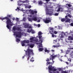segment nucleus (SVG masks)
<instances>
[{
  "label": "nucleus",
  "mask_w": 73,
  "mask_h": 73,
  "mask_svg": "<svg viewBox=\"0 0 73 73\" xmlns=\"http://www.w3.org/2000/svg\"><path fill=\"white\" fill-rule=\"evenodd\" d=\"M0 19H1V20L2 21H3V20H5V19L7 20L6 23L7 24V25L6 27L8 29H9V30H11V27H12V26L13 25V23H12L10 19L7 17H5L2 18H0Z\"/></svg>",
  "instance_id": "f257e3e1"
},
{
  "label": "nucleus",
  "mask_w": 73,
  "mask_h": 73,
  "mask_svg": "<svg viewBox=\"0 0 73 73\" xmlns=\"http://www.w3.org/2000/svg\"><path fill=\"white\" fill-rule=\"evenodd\" d=\"M25 51L26 52V54L27 55V56L28 57L27 58V60L28 61L29 59V57H31V56H30L31 54H32V55H34V53L33 52V50L29 48L27 49V51L25 50Z\"/></svg>",
  "instance_id": "f03ea898"
},
{
  "label": "nucleus",
  "mask_w": 73,
  "mask_h": 73,
  "mask_svg": "<svg viewBox=\"0 0 73 73\" xmlns=\"http://www.w3.org/2000/svg\"><path fill=\"white\" fill-rule=\"evenodd\" d=\"M25 34V33H21V31H16L14 32V35H15L16 37H18V38L21 37L22 35L24 36Z\"/></svg>",
  "instance_id": "7ed1b4c3"
},
{
  "label": "nucleus",
  "mask_w": 73,
  "mask_h": 73,
  "mask_svg": "<svg viewBox=\"0 0 73 73\" xmlns=\"http://www.w3.org/2000/svg\"><path fill=\"white\" fill-rule=\"evenodd\" d=\"M57 57V55H56L54 56V54H53L52 55H51L50 57V60H52V61L53 62V63H54V62L53 61V59H54L55 57Z\"/></svg>",
  "instance_id": "20e7f679"
},
{
  "label": "nucleus",
  "mask_w": 73,
  "mask_h": 73,
  "mask_svg": "<svg viewBox=\"0 0 73 73\" xmlns=\"http://www.w3.org/2000/svg\"><path fill=\"white\" fill-rule=\"evenodd\" d=\"M43 21L46 24H48V23H49L50 22H51V20H50L49 18L46 19L44 20Z\"/></svg>",
  "instance_id": "39448f33"
},
{
  "label": "nucleus",
  "mask_w": 73,
  "mask_h": 73,
  "mask_svg": "<svg viewBox=\"0 0 73 73\" xmlns=\"http://www.w3.org/2000/svg\"><path fill=\"white\" fill-rule=\"evenodd\" d=\"M48 69L49 70V72L50 73H52V72L50 71H53V68H52V66L50 65L48 66Z\"/></svg>",
  "instance_id": "423d86ee"
},
{
  "label": "nucleus",
  "mask_w": 73,
  "mask_h": 73,
  "mask_svg": "<svg viewBox=\"0 0 73 73\" xmlns=\"http://www.w3.org/2000/svg\"><path fill=\"white\" fill-rule=\"evenodd\" d=\"M38 38L40 39L39 41H41V43H42V40H44V38H43V37L42 38V36L40 35H38Z\"/></svg>",
  "instance_id": "0eeeda50"
},
{
  "label": "nucleus",
  "mask_w": 73,
  "mask_h": 73,
  "mask_svg": "<svg viewBox=\"0 0 73 73\" xmlns=\"http://www.w3.org/2000/svg\"><path fill=\"white\" fill-rule=\"evenodd\" d=\"M27 46H29V47L31 48H33L34 47V46H35V44H28Z\"/></svg>",
  "instance_id": "6e6552de"
},
{
  "label": "nucleus",
  "mask_w": 73,
  "mask_h": 73,
  "mask_svg": "<svg viewBox=\"0 0 73 73\" xmlns=\"http://www.w3.org/2000/svg\"><path fill=\"white\" fill-rule=\"evenodd\" d=\"M24 28H29V29H31L32 27L31 26H29V25H27L26 26H24Z\"/></svg>",
  "instance_id": "1a4fd4ad"
},
{
  "label": "nucleus",
  "mask_w": 73,
  "mask_h": 73,
  "mask_svg": "<svg viewBox=\"0 0 73 73\" xmlns=\"http://www.w3.org/2000/svg\"><path fill=\"white\" fill-rule=\"evenodd\" d=\"M49 12H50V13H49V12L47 13L48 15H49L50 16H52L53 12L52 11H49Z\"/></svg>",
  "instance_id": "9d476101"
},
{
  "label": "nucleus",
  "mask_w": 73,
  "mask_h": 73,
  "mask_svg": "<svg viewBox=\"0 0 73 73\" xmlns=\"http://www.w3.org/2000/svg\"><path fill=\"white\" fill-rule=\"evenodd\" d=\"M69 40H73V37L71 36H68Z\"/></svg>",
  "instance_id": "9b49d317"
},
{
  "label": "nucleus",
  "mask_w": 73,
  "mask_h": 73,
  "mask_svg": "<svg viewBox=\"0 0 73 73\" xmlns=\"http://www.w3.org/2000/svg\"><path fill=\"white\" fill-rule=\"evenodd\" d=\"M32 20L33 21H37V17H34L32 18Z\"/></svg>",
  "instance_id": "f8f14e48"
},
{
  "label": "nucleus",
  "mask_w": 73,
  "mask_h": 73,
  "mask_svg": "<svg viewBox=\"0 0 73 73\" xmlns=\"http://www.w3.org/2000/svg\"><path fill=\"white\" fill-rule=\"evenodd\" d=\"M25 43L24 42V41H23L21 42V44H22V46H25Z\"/></svg>",
  "instance_id": "ddd939ff"
},
{
  "label": "nucleus",
  "mask_w": 73,
  "mask_h": 73,
  "mask_svg": "<svg viewBox=\"0 0 73 73\" xmlns=\"http://www.w3.org/2000/svg\"><path fill=\"white\" fill-rule=\"evenodd\" d=\"M23 41H24V42L26 43V44H28V43L29 42V41L28 40H23Z\"/></svg>",
  "instance_id": "4468645a"
},
{
  "label": "nucleus",
  "mask_w": 73,
  "mask_h": 73,
  "mask_svg": "<svg viewBox=\"0 0 73 73\" xmlns=\"http://www.w3.org/2000/svg\"><path fill=\"white\" fill-rule=\"evenodd\" d=\"M34 37H32L31 38H30V40H31V41H30V42H33V40H34Z\"/></svg>",
  "instance_id": "2eb2a0df"
},
{
  "label": "nucleus",
  "mask_w": 73,
  "mask_h": 73,
  "mask_svg": "<svg viewBox=\"0 0 73 73\" xmlns=\"http://www.w3.org/2000/svg\"><path fill=\"white\" fill-rule=\"evenodd\" d=\"M52 33H54V34H55V35L57 34V32L56 31H52Z\"/></svg>",
  "instance_id": "dca6fc26"
},
{
  "label": "nucleus",
  "mask_w": 73,
  "mask_h": 73,
  "mask_svg": "<svg viewBox=\"0 0 73 73\" xmlns=\"http://www.w3.org/2000/svg\"><path fill=\"white\" fill-rule=\"evenodd\" d=\"M61 9H62V7H59L58 8L57 10V12H60V10Z\"/></svg>",
  "instance_id": "f3484780"
},
{
  "label": "nucleus",
  "mask_w": 73,
  "mask_h": 73,
  "mask_svg": "<svg viewBox=\"0 0 73 73\" xmlns=\"http://www.w3.org/2000/svg\"><path fill=\"white\" fill-rule=\"evenodd\" d=\"M16 41L17 42H19L20 41V40L19 38H17Z\"/></svg>",
  "instance_id": "a211bd4d"
},
{
  "label": "nucleus",
  "mask_w": 73,
  "mask_h": 73,
  "mask_svg": "<svg viewBox=\"0 0 73 73\" xmlns=\"http://www.w3.org/2000/svg\"><path fill=\"white\" fill-rule=\"evenodd\" d=\"M32 30L31 29L30 30L29 29H27V32L28 33H30L31 32H32Z\"/></svg>",
  "instance_id": "6ab92c4d"
},
{
  "label": "nucleus",
  "mask_w": 73,
  "mask_h": 73,
  "mask_svg": "<svg viewBox=\"0 0 73 73\" xmlns=\"http://www.w3.org/2000/svg\"><path fill=\"white\" fill-rule=\"evenodd\" d=\"M17 29V28L15 26H14L13 28V30L15 31H16Z\"/></svg>",
  "instance_id": "aec40b11"
},
{
  "label": "nucleus",
  "mask_w": 73,
  "mask_h": 73,
  "mask_svg": "<svg viewBox=\"0 0 73 73\" xmlns=\"http://www.w3.org/2000/svg\"><path fill=\"white\" fill-rule=\"evenodd\" d=\"M38 50L40 52H42V50H43V48H39L38 49Z\"/></svg>",
  "instance_id": "412c9836"
},
{
  "label": "nucleus",
  "mask_w": 73,
  "mask_h": 73,
  "mask_svg": "<svg viewBox=\"0 0 73 73\" xmlns=\"http://www.w3.org/2000/svg\"><path fill=\"white\" fill-rule=\"evenodd\" d=\"M33 41H35V42H38V39L36 38L35 39L33 40Z\"/></svg>",
  "instance_id": "4be33fe9"
},
{
  "label": "nucleus",
  "mask_w": 73,
  "mask_h": 73,
  "mask_svg": "<svg viewBox=\"0 0 73 73\" xmlns=\"http://www.w3.org/2000/svg\"><path fill=\"white\" fill-rule=\"evenodd\" d=\"M42 33L41 31H39L38 32V36H40V35H41Z\"/></svg>",
  "instance_id": "5701e85b"
},
{
  "label": "nucleus",
  "mask_w": 73,
  "mask_h": 73,
  "mask_svg": "<svg viewBox=\"0 0 73 73\" xmlns=\"http://www.w3.org/2000/svg\"><path fill=\"white\" fill-rule=\"evenodd\" d=\"M31 32H32L31 33L32 34H34V33H35V32L32 29H31Z\"/></svg>",
  "instance_id": "b1692460"
},
{
  "label": "nucleus",
  "mask_w": 73,
  "mask_h": 73,
  "mask_svg": "<svg viewBox=\"0 0 73 73\" xmlns=\"http://www.w3.org/2000/svg\"><path fill=\"white\" fill-rule=\"evenodd\" d=\"M70 21V19H68L66 21V23H68V22H69Z\"/></svg>",
  "instance_id": "393cba45"
},
{
  "label": "nucleus",
  "mask_w": 73,
  "mask_h": 73,
  "mask_svg": "<svg viewBox=\"0 0 73 73\" xmlns=\"http://www.w3.org/2000/svg\"><path fill=\"white\" fill-rule=\"evenodd\" d=\"M66 5H68L69 7H72V5L70 4H69L68 3L66 4Z\"/></svg>",
  "instance_id": "a878e982"
},
{
  "label": "nucleus",
  "mask_w": 73,
  "mask_h": 73,
  "mask_svg": "<svg viewBox=\"0 0 73 73\" xmlns=\"http://www.w3.org/2000/svg\"><path fill=\"white\" fill-rule=\"evenodd\" d=\"M65 21V19L64 18H62L61 19V21L62 22H64Z\"/></svg>",
  "instance_id": "bb28decb"
},
{
  "label": "nucleus",
  "mask_w": 73,
  "mask_h": 73,
  "mask_svg": "<svg viewBox=\"0 0 73 73\" xmlns=\"http://www.w3.org/2000/svg\"><path fill=\"white\" fill-rule=\"evenodd\" d=\"M45 52H48V53H49V51L48 50H47V49H46L45 50Z\"/></svg>",
  "instance_id": "cd10ccee"
},
{
  "label": "nucleus",
  "mask_w": 73,
  "mask_h": 73,
  "mask_svg": "<svg viewBox=\"0 0 73 73\" xmlns=\"http://www.w3.org/2000/svg\"><path fill=\"white\" fill-rule=\"evenodd\" d=\"M38 4H40V5H41V4H42V2L41 1H40L38 2Z\"/></svg>",
  "instance_id": "c85d7f7f"
},
{
  "label": "nucleus",
  "mask_w": 73,
  "mask_h": 73,
  "mask_svg": "<svg viewBox=\"0 0 73 73\" xmlns=\"http://www.w3.org/2000/svg\"><path fill=\"white\" fill-rule=\"evenodd\" d=\"M28 20L29 21H33V20H32V18H29Z\"/></svg>",
  "instance_id": "c756f323"
},
{
  "label": "nucleus",
  "mask_w": 73,
  "mask_h": 73,
  "mask_svg": "<svg viewBox=\"0 0 73 73\" xmlns=\"http://www.w3.org/2000/svg\"><path fill=\"white\" fill-rule=\"evenodd\" d=\"M17 30L18 31H21V29L20 28H17Z\"/></svg>",
  "instance_id": "7c9ffc66"
},
{
  "label": "nucleus",
  "mask_w": 73,
  "mask_h": 73,
  "mask_svg": "<svg viewBox=\"0 0 73 73\" xmlns=\"http://www.w3.org/2000/svg\"><path fill=\"white\" fill-rule=\"evenodd\" d=\"M31 13L32 15H34L35 14L34 11L33 10H32L31 11Z\"/></svg>",
  "instance_id": "2f4dec72"
},
{
  "label": "nucleus",
  "mask_w": 73,
  "mask_h": 73,
  "mask_svg": "<svg viewBox=\"0 0 73 73\" xmlns=\"http://www.w3.org/2000/svg\"><path fill=\"white\" fill-rule=\"evenodd\" d=\"M46 64H47V65H49V64H52V62H47Z\"/></svg>",
  "instance_id": "473e14b6"
},
{
  "label": "nucleus",
  "mask_w": 73,
  "mask_h": 73,
  "mask_svg": "<svg viewBox=\"0 0 73 73\" xmlns=\"http://www.w3.org/2000/svg\"><path fill=\"white\" fill-rule=\"evenodd\" d=\"M60 40V39L57 38V39H56V40H55V41L56 42H57V41H59Z\"/></svg>",
  "instance_id": "72a5a7b5"
},
{
  "label": "nucleus",
  "mask_w": 73,
  "mask_h": 73,
  "mask_svg": "<svg viewBox=\"0 0 73 73\" xmlns=\"http://www.w3.org/2000/svg\"><path fill=\"white\" fill-rule=\"evenodd\" d=\"M49 28L50 30L52 31H53V30L54 29H53V28L50 27Z\"/></svg>",
  "instance_id": "f704fd0d"
},
{
  "label": "nucleus",
  "mask_w": 73,
  "mask_h": 73,
  "mask_svg": "<svg viewBox=\"0 0 73 73\" xmlns=\"http://www.w3.org/2000/svg\"><path fill=\"white\" fill-rule=\"evenodd\" d=\"M53 33H51L50 34H51V35H52V37H54V34H53Z\"/></svg>",
  "instance_id": "c9c22d12"
},
{
  "label": "nucleus",
  "mask_w": 73,
  "mask_h": 73,
  "mask_svg": "<svg viewBox=\"0 0 73 73\" xmlns=\"http://www.w3.org/2000/svg\"><path fill=\"white\" fill-rule=\"evenodd\" d=\"M52 46L54 47V48H58V46H57V45H53Z\"/></svg>",
  "instance_id": "e433bc0d"
},
{
  "label": "nucleus",
  "mask_w": 73,
  "mask_h": 73,
  "mask_svg": "<svg viewBox=\"0 0 73 73\" xmlns=\"http://www.w3.org/2000/svg\"><path fill=\"white\" fill-rule=\"evenodd\" d=\"M56 46H58V47L60 46V44H59L58 43H57Z\"/></svg>",
  "instance_id": "4c0bfd02"
},
{
  "label": "nucleus",
  "mask_w": 73,
  "mask_h": 73,
  "mask_svg": "<svg viewBox=\"0 0 73 73\" xmlns=\"http://www.w3.org/2000/svg\"><path fill=\"white\" fill-rule=\"evenodd\" d=\"M7 17H8L9 18H11V15H7Z\"/></svg>",
  "instance_id": "58836bf2"
},
{
  "label": "nucleus",
  "mask_w": 73,
  "mask_h": 73,
  "mask_svg": "<svg viewBox=\"0 0 73 73\" xmlns=\"http://www.w3.org/2000/svg\"><path fill=\"white\" fill-rule=\"evenodd\" d=\"M68 17H69L70 18H71V17H72L71 16V15L70 14H68Z\"/></svg>",
  "instance_id": "ea45409f"
},
{
  "label": "nucleus",
  "mask_w": 73,
  "mask_h": 73,
  "mask_svg": "<svg viewBox=\"0 0 73 73\" xmlns=\"http://www.w3.org/2000/svg\"><path fill=\"white\" fill-rule=\"evenodd\" d=\"M33 58H31V59L30 60L32 62H33V61H34V60H33Z\"/></svg>",
  "instance_id": "a19ab883"
},
{
  "label": "nucleus",
  "mask_w": 73,
  "mask_h": 73,
  "mask_svg": "<svg viewBox=\"0 0 73 73\" xmlns=\"http://www.w3.org/2000/svg\"><path fill=\"white\" fill-rule=\"evenodd\" d=\"M49 60H50V59H49L48 58H47V60H46V61L47 62H48L49 61Z\"/></svg>",
  "instance_id": "79ce46f5"
},
{
  "label": "nucleus",
  "mask_w": 73,
  "mask_h": 73,
  "mask_svg": "<svg viewBox=\"0 0 73 73\" xmlns=\"http://www.w3.org/2000/svg\"><path fill=\"white\" fill-rule=\"evenodd\" d=\"M42 44H40L38 45V46L39 47H42Z\"/></svg>",
  "instance_id": "37998d69"
},
{
  "label": "nucleus",
  "mask_w": 73,
  "mask_h": 73,
  "mask_svg": "<svg viewBox=\"0 0 73 73\" xmlns=\"http://www.w3.org/2000/svg\"><path fill=\"white\" fill-rule=\"evenodd\" d=\"M58 13H56L54 14V16H58Z\"/></svg>",
  "instance_id": "c03bdc74"
},
{
  "label": "nucleus",
  "mask_w": 73,
  "mask_h": 73,
  "mask_svg": "<svg viewBox=\"0 0 73 73\" xmlns=\"http://www.w3.org/2000/svg\"><path fill=\"white\" fill-rule=\"evenodd\" d=\"M61 73H66V72L64 71H62Z\"/></svg>",
  "instance_id": "a18cd8bd"
},
{
  "label": "nucleus",
  "mask_w": 73,
  "mask_h": 73,
  "mask_svg": "<svg viewBox=\"0 0 73 73\" xmlns=\"http://www.w3.org/2000/svg\"><path fill=\"white\" fill-rule=\"evenodd\" d=\"M46 11H48V12H49V9L47 8L46 9Z\"/></svg>",
  "instance_id": "49530a36"
},
{
  "label": "nucleus",
  "mask_w": 73,
  "mask_h": 73,
  "mask_svg": "<svg viewBox=\"0 0 73 73\" xmlns=\"http://www.w3.org/2000/svg\"><path fill=\"white\" fill-rule=\"evenodd\" d=\"M23 25H24V26H27V25H28V24H27V23H24Z\"/></svg>",
  "instance_id": "de8ad7c7"
},
{
  "label": "nucleus",
  "mask_w": 73,
  "mask_h": 73,
  "mask_svg": "<svg viewBox=\"0 0 73 73\" xmlns=\"http://www.w3.org/2000/svg\"><path fill=\"white\" fill-rule=\"evenodd\" d=\"M16 20L17 21H18V22H19V18H16Z\"/></svg>",
  "instance_id": "09e8293b"
},
{
  "label": "nucleus",
  "mask_w": 73,
  "mask_h": 73,
  "mask_svg": "<svg viewBox=\"0 0 73 73\" xmlns=\"http://www.w3.org/2000/svg\"><path fill=\"white\" fill-rule=\"evenodd\" d=\"M23 4H19V3H18V5H19V6H21Z\"/></svg>",
  "instance_id": "8fccbe9b"
},
{
  "label": "nucleus",
  "mask_w": 73,
  "mask_h": 73,
  "mask_svg": "<svg viewBox=\"0 0 73 73\" xmlns=\"http://www.w3.org/2000/svg\"><path fill=\"white\" fill-rule=\"evenodd\" d=\"M34 13L36 14V13H37V11H34Z\"/></svg>",
  "instance_id": "3c124183"
},
{
  "label": "nucleus",
  "mask_w": 73,
  "mask_h": 73,
  "mask_svg": "<svg viewBox=\"0 0 73 73\" xmlns=\"http://www.w3.org/2000/svg\"><path fill=\"white\" fill-rule=\"evenodd\" d=\"M31 6H29L28 7V8H29V9H30V8H31Z\"/></svg>",
  "instance_id": "603ef678"
},
{
  "label": "nucleus",
  "mask_w": 73,
  "mask_h": 73,
  "mask_svg": "<svg viewBox=\"0 0 73 73\" xmlns=\"http://www.w3.org/2000/svg\"><path fill=\"white\" fill-rule=\"evenodd\" d=\"M70 25H71V26H72V27H73V23H71Z\"/></svg>",
  "instance_id": "864d4df0"
},
{
  "label": "nucleus",
  "mask_w": 73,
  "mask_h": 73,
  "mask_svg": "<svg viewBox=\"0 0 73 73\" xmlns=\"http://www.w3.org/2000/svg\"><path fill=\"white\" fill-rule=\"evenodd\" d=\"M23 20H24V21H25V20H26V18H25V17H24L23 18Z\"/></svg>",
  "instance_id": "5fc2aeb1"
},
{
  "label": "nucleus",
  "mask_w": 73,
  "mask_h": 73,
  "mask_svg": "<svg viewBox=\"0 0 73 73\" xmlns=\"http://www.w3.org/2000/svg\"><path fill=\"white\" fill-rule=\"evenodd\" d=\"M53 71H56V70H57V69H55V68H54L53 69Z\"/></svg>",
  "instance_id": "6e6d98bb"
},
{
  "label": "nucleus",
  "mask_w": 73,
  "mask_h": 73,
  "mask_svg": "<svg viewBox=\"0 0 73 73\" xmlns=\"http://www.w3.org/2000/svg\"><path fill=\"white\" fill-rule=\"evenodd\" d=\"M37 22H38V23L40 22V19H38V20L37 21Z\"/></svg>",
  "instance_id": "4d7b16f0"
},
{
  "label": "nucleus",
  "mask_w": 73,
  "mask_h": 73,
  "mask_svg": "<svg viewBox=\"0 0 73 73\" xmlns=\"http://www.w3.org/2000/svg\"><path fill=\"white\" fill-rule=\"evenodd\" d=\"M65 18L66 19H68V17H67V16H66L65 17Z\"/></svg>",
  "instance_id": "13d9d810"
},
{
  "label": "nucleus",
  "mask_w": 73,
  "mask_h": 73,
  "mask_svg": "<svg viewBox=\"0 0 73 73\" xmlns=\"http://www.w3.org/2000/svg\"><path fill=\"white\" fill-rule=\"evenodd\" d=\"M46 1H47L48 2V1H50V0H45Z\"/></svg>",
  "instance_id": "bf43d9fd"
},
{
  "label": "nucleus",
  "mask_w": 73,
  "mask_h": 73,
  "mask_svg": "<svg viewBox=\"0 0 73 73\" xmlns=\"http://www.w3.org/2000/svg\"><path fill=\"white\" fill-rule=\"evenodd\" d=\"M15 19H16L15 18H13V20H15Z\"/></svg>",
  "instance_id": "052dcab7"
},
{
  "label": "nucleus",
  "mask_w": 73,
  "mask_h": 73,
  "mask_svg": "<svg viewBox=\"0 0 73 73\" xmlns=\"http://www.w3.org/2000/svg\"><path fill=\"white\" fill-rule=\"evenodd\" d=\"M51 51L52 52H54V50H52Z\"/></svg>",
  "instance_id": "680f3d73"
},
{
  "label": "nucleus",
  "mask_w": 73,
  "mask_h": 73,
  "mask_svg": "<svg viewBox=\"0 0 73 73\" xmlns=\"http://www.w3.org/2000/svg\"><path fill=\"white\" fill-rule=\"evenodd\" d=\"M66 64H67V65H68L69 64V63H68V62H66Z\"/></svg>",
  "instance_id": "e2e57ef3"
},
{
  "label": "nucleus",
  "mask_w": 73,
  "mask_h": 73,
  "mask_svg": "<svg viewBox=\"0 0 73 73\" xmlns=\"http://www.w3.org/2000/svg\"><path fill=\"white\" fill-rule=\"evenodd\" d=\"M38 27H40V24L38 25Z\"/></svg>",
  "instance_id": "0e129e2a"
},
{
  "label": "nucleus",
  "mask_w": 73,
  "mask_h": 73,
  "mask_svg": "<svg viewBox=\"0 0 73 73\" xmlns=\"http://www.w3.org/2000/svg\"><path fill=\"white\" fill-rule=\"evenodd\" d=\"M17 9L19 11L20 10V9L18 7H17Z\"/></svg>",
  "instance_id": "69168bd1"
},
{
  "label": "nucleus",
  "mask_w": 73,
  "mask_h": 73,
  "mask_svg": "<svg viewBox=\"0 0 73 73\" xmlns=\"http://www.w3.org/2000/svg\"><path fill=\"white\" fill-rule=\"evenodd\" d=\"M71 54H73V51H72L71 52Z\"/></svg>",
  "instance_id": "338daca9"
},
{
  "label": "nucleus",
  "mask_w": 73,
  "mask_h": 73,
  "mask_svg": "<svg viewBox=\"0 0 73 73\" xmlns=\"http://www.w3.org/2000/svg\"><path fill=\"white\" fill-rule=\"evenodd\" d=\"M70 49H72L73 50V47L72 48H70Z\"/></svg>",
  "instance_id": "774afa93"
}]
</instances>
